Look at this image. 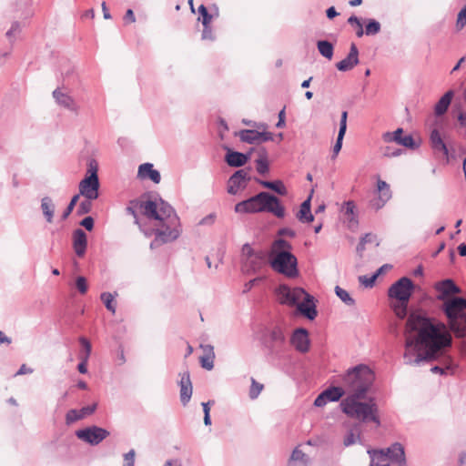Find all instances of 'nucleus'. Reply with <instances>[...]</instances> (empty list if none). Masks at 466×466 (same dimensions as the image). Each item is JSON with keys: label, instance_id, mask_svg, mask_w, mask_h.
<instances>
[{"label": "nucleus", "instance_id": "33", "mask_svg": "<svg viewBox=\"0 0 466 466\" xmlns=\"http://www.w3.org/2000/svg\"><path fill=\"white\" fill-rule=\"evenodd\" d=\"M259 131L255 129L240 130L238 137L242 142L248 144H258Z\"/></svg>", "mask_w": 466, "mask_h": 466}, {"label": "nucleus", "instance_id": "34", "mask_svg": "<svg viewBox=\"0 0 466 466\" xmlns=\"http://www.w3.org/2000/svg\"><path fill=\"white\" fill-rule=\"evenodd\" d=\"M317 47L322 56L329 60L332 58L334 47L330 42L327 40H319L317 42Z\"/></svg>", "mask_w": 466, "mask_h": 466}, {"label": "nucleus", "instance_id": "37", "mask_svg": "<svg viewBox=\"0 0 466 466\" xmlns=\"http://www.w3.org/2000/svg\"><path fill=\"white\" fill-rule=\"evenodd\" d=\"M376 235H364L360 240V243L358 244L356 248L357 253L361 257L363 251L365 250V246L367 244H372L374 247L379 246V242L376 239Z\"/></svg>", "mask_w": 466, "mask_h": 466}, {"label": "nucleus", "instance_id": "31", "mask_svg": "<svg viewBox=\"0 0 466 466\" xmlns=\"http://www.w3.org/2000/svg\"><path fill=\"white\" fill-rule=\"evenodd\" d=\"M354 209H355V205L352 201H348L345 203V206L343 208L344 218H345V220H347L350 229H353L354 227L358 223L355 218Z\"/></svg>", "mask_w": 466, "mask_h": 466}, {"label": "nucleus", "instance_id": "63", "mask_svg": "<svg viewBox=\"0 0 466 466\" xmlns=\"http://www.w3.org/2000/svg\"><path fill=\"white\" fill-rule=\"evenodd\" d=\"M82 227H84L87 231H91L94 227V218L92 217H86L83 218L80 223Z\"/></svg>", "mask_w": 466, "mask_h": 466}, {"label": "nucleus", "instance_id": "62", "mask_svg": "<svg viewBox=\"0 0 466 466\" xmlns=\"http://www.w3.org/2000/svg\"><path fill=\"white\" fill-rule=\"evenodd\" d=\"M203 31H202V39L203 40H214V35L212 27L210 26V24H208L207 25H203Z\"/></svg>", "mask_w": 466, "mask_h": 466}, {"label": "nucleus", "instance_id": "60", "mask_svg": "<svg viewBox=\"0 0 466 466\" xmlns=\"http://www.w3.org/2000/svg\"><path fill=\"white\" fill-rule=\"evenodd\" d=\"M97 404L94 403L92 405H88L86 407H83L79 410L80 415L82 416V419L93 414L96 410Z\"/></svg>", "mask_w": 466, "mask_h": 466}, {"label": "nucleus", "instance_id": "8", "mask_svg": "<svg viewBox=\"0 0 466 466\" xmlns=\"http://www.w3.org/2000/svg\"><path fill=\"white\" fill-rule=\"evenodd\" d=\"M370 457V466H406L403 446L395 442L386 450H368Z\"/></svg>", "mask_w": 466, "mask_h": 466}, {"label": "nucleus", "instance_id": "56", "mask_svg": "<svg viewBox=\"0 0 466 466\" xmlns=\"http://www.w3.org/2000/svg\"><path fill=\"white\" fill-rule=\"evenodd\" d=\"M21 31V25L18 22H13L10 29L6 32L5 35L10 40L13 41L15 35Z\"/></svg>", "mask_w": 466, "mask_h": 466}, {"label": "nucleus", "instance_id": "3", "mask_svg": "<svg viewBox=\"0 0 466 466\" xmlns=\"http://www.w3.org/2000/svg\"><path fill=\"white\" fill-rule=\"evenodd\" d=\"M270 267L289 278L299 275L297 258L291 253V245L284 239L275 240L268 253Z\"/></svg>", "mask_w": 466, "mask_h": 466}, {"label": "nucleus", "instance_id": "25", "mask_svg": "<svg viewBox=\"0 0 466 466\" xmlns=\"http://www.w3.org/2000/svg\"><path fill=\"white\" fill-rule=\"evenodd\" d=\"M138 176L142 178H149L156 184H158L161 180L160 173L157 169H154L153 165L150 163H145L139 166Z\"/></svg>", "mask_w": 466, "mask_h": 466}, {"label": "nucleus", "instance_id": "27", "mask_svg": "<svg viewBox=\"0 0 466 466\" xmlns=\"http://www.w3.org/2000/svg\"><path fill=\"white\" fill-rule=\"evenodd\" d=\"M311 195L302 202L299 210L297 213L298 219L302 223H309L314 219L310 209Z\"/></svg>", "mask_w": 466, "mask_h": 466}, {"label": "nucleus", "instance_id": "7", "mask_svg": "<svg viewBox=\"0 0 466 466\" xmlns=\"http://www.w3.org/2000/svg\"><path fill=\"white\" fill-rule=\"evenodd\" d=\"M153 206L154 211L147 213V218L159 221L161 229L157 233H180V220L175 209L162 199L158 204L153 201Z\"/></svg>", "mask_w": 466, "mask_h": 466}, {"label": "nucleus", "instance_id": "10", "mask_svg": "<svg viewBox=\"0 0 466 466\" xmlns=\"http://www.w3.org/2000/svg\"><path fill=\"white\" fill-rule=\"evenodd\" d=\"M413 289L412 280L407 277H402L390 287L388 295L399 301L409 302Z\"/></svg>", "mask_w": 466, "mask_h": 466}, {"label": "nucleus", "instance_id": "11", "mask_svg": "<svg viewBox=\"0 0 466 466\" xmlns=\"http://www.w3.org/2000/svg\"><path fill=\"white\" fill-rule=\"evenodd\" d=\"M78 439L90 445H98L106 437L109 436V431L104 428L97 426H91L76 431Z\"/></svg>", "mask_w": 466, "mask_h": 466}, {"label": "nucleus", "instance_id": "55", "mask_svg": "<svg viewBox=\"0 0 466 466\" xmlns=\"http://www.w3.org/2000/svg\"><path fill=\"white\" fill-rule=\"evenodd\" d=\"M92 201L93 200H89L87 198H86V200L82 201L77 208V211H76L77 214L84 215V214L89 213L92 209Z\"/></svg>", "mask_w": 466, "mask_h": 466}, {"label": "nucleus", "instance_id": "22", "mask_svg": "<svg viewBox=\"0 0 466 466\" xmlns=\"http://www.w3.org/2000/svg\"><path fill=\"white\" fill-rule=\"evenodd\" d=\"M267 258H268L266 251L258 250L249 258L245 260V267L253 272L258 271L266 265Z\"/></svg>", "mask_w": 466, "mask_h": 466}, {"label": "nucleus", "instance_id": "6", "mask_svg": "<svg viewBox=\"0 0 466 466\" xmlns=\"http://www.w3.org/2000/svg\"><path fill=\"white\" fill-rule=\"evenodd\" d=\"M362 398L346 397L341 402L342 411L349 417L362 422L373 421L380 426V421L378 417V407L376 403L361 402Z\"/></svg>", "mask_w": 466, "mask_h": 466}, {"label": "nucleus", "instance_id": "15", "mask_svg": "<svg viewBox=\"0 0 466 466\" xmlns=\"http://www.w3.org/2000/svg\"><path fill=\"white\" fill-rule=\"evenodd\" d=\"M378 198L370 201V207L376 210L382 208L385 204L391 198V191L390 185L384 180L378 179L377 181Z\"/></svg>", "mask_w": 466, "mask_h": 466}, {"label": "nucleus", "instance_id": "2", "mask_svg": "<svg viewBox=\"0 0 466 466\" xmlns=\"http://www.w3.org/2000/svg\"><path fill=\"white\" fill-rule=\"evenodd\" d=\"M435 289L440 293L437 299L443 301L441 309L447 319L446 329L457 339L466 338V299L450 297L461 293V289L450 279L437 283Z\"/></svg>", "mask_w": 466, "mask_h": 466}, {"label": "nucleus", "instance_id": "54", "mask_svg": "<svg viewBox=\"0 0 466 466\" xmlns=\"http://www.w3.org/2000/svg\"><path fill=\"white\" fill-rule=\"evenodd\" d=\"M399 145H401L405 147L415 149L418 146L416 145L413 137L410 135L400 136V139L399 141Z\"/></svg>", "mask_w": 466, "mask_h": 466}, {"label": "nucleus", "instance_id": "19", "mask_svg": "<svg viewBox=\"0 0 466 466\" xmlns=\"http://www.w3.org/2000/svg\"><path fill=\"white\" fill-rule=\"evenodd\" d=\"M53 97L58 106L75 114H78L79 106L69 94L62 92L59 88H56L53 91Z\"/></svg>", "mask_w": 466, "mask_h": 466}, {"label": "nucleus", "instance_id": "17", "mask_svg": "<svg viewBox=\"0 0 466 466\" xmlns=\"http://www.w3.org/2000/svg\"><path fill=\"white\" fill-rule=\"evenodd\" d=\"M298 310L307 319L312 320L317 315L314 297L305 291V296L300 298V301L297 304Z\"/></svg>", "mask_w": 466, "mask_h": 466}, {"label": "nucleus", "instance_id": "16", "mask_svg": "<svg viewBox=\"0 0 466 466\" xmlns=\"http://www.w3.org/2000/svg\"><path fill=\"white\" fill-rule=\"evenodd\" d=\"M290 344L301 353L308 352L310 342L307 329L303 328L296 329L290 337Z\"/></svg>", "mask_w": 466, "mask_h": 466}, {"label": "nucleus", "instance_id": "38", "mask_svg": "<svg viewBox=\"0 0 466 466\" xmlns=\"http://www.w3.org/2000/svg\"><path fill=\"white\" fill-rule=\"evenodd\" d=\"M322 392L329 401H338L346 393L344 389L340 387H331Z\"/></svg>", "mask_w": 466, "mask_h": 466}, {"label": "nucleus", "instance_id": "45", "mask_svg": "<svg viewBox=\"0 0 466 466\" xmlns=\"http://www.w3.org/2000/svg\"><path fill=\"white\" fill-rule=\"evenodd\" d=\"M100 299L106 308L114 314L116 312V305L114 304L115 297L109 292H103L100 295Z\"/></svg>", "mask_w": 466, "mask_h": 466}, {"label": "nucleus", "instance_id": "13", "mask_svg": "<svg viewBox=\"0 0 466 466\" xmlns=\"http://www.w3.org/2000/svg\"><path fill=\"white\" fill-rule=\"evenodd\" d=\"M249 180L250 177L246 169L237 170L228 181V193L236 195L239 190L246 188Z\"/></svg>", "mask_w": 466, "mask_h": 466}, {"label": "nucleus", "instance_id": "4", "mask_svg": "<svg viewBox=\"0 0 466 466\" xmlns=\"http://www.w3.org/2000/svg\"><path fill=\"white\" fill-rule=\"evenodd\" d=\"M374 380L372 370L364 364L349 369L341 376V382L347 397L365 398L367 391Z\"/></svg>", "mask_w": 466, "mask_h": 466}, {"label": "nucleus", "instance_id": "28", "mask_svg": "<svg viewBox=\"0 0 466 466\" xmlns=\"http://www.w3.org/2000/svg\"><path fill=\"white\" fill-rule=\"evenodd\" d=\"M453 91L449 90L446 92L435 105V114L440 116H442L447 110L453 97Z\"/></svg>", "mask_w": 466, "mask_h": 466}, {"label": "nucleus", "instance_id": "12", "mask_svg": "<svg viewBox=\"0 0 466 466\" xmlns=\"http://www.w3.org/2000/svg\"><path fill=\"white\" fill-rule=\"evenodd\" d=\"M304 296L305 290L302 288H289L286 285H280L277 289L279 301L289 306H295Z\"/></svg>", "mask_w": 466, "mask_h": 466}, {"label": "nucleus", "instance_id": "18", "mask_svg": "<svg viewBox=\"0 0 466 466\" xmlns=\"http://www.w3.org/2000/svg\"><path fill=\"white\" fill-rule=\"evenodd\" d=\"M153 207L152 200L144 201L140 199H133L129 201L128 206L126 208V212L131 215L137 221V210L147 217V213H152L154 211Z\"/></svg>", "mask_w": 466, "mask_h": 466}, {"label": "nucleus", "instance_id": "9", "mask_svg": "<svg viewBox=\"0 0 466 466\" xmlns=\"http://www.w3.org/2000/svg\"><path fill=\"white\" fill-rule=\"evenodd\" d=\"M263 346L271 357L280 358L289 349L287 335L280 326H274L263 337Z\"/></svg>", "mask_w": 466, "mask_h": 466}, {"label": "nucleus", "instance_id": "42", "mask_svg": "<svg viewBox=\"0 0 466 466\" xmlns=\"http://www.w3.org/2000/svg\"><path fill=\"white\" fill-rule=\"evenodd\" d=\"M403 134V129L399 127L393 132H385L382 134V140L385 143H392L395 142L399 144V141L400 139V136Z\"/></svg>", "mask_w": 466, "mask_h": 466}, {"label": "nucleus", "instance_id": "64", "mask_svg": "<svg viewBox=\"0 0 466 466\" xmlns=\"http://www.w3.org/2000/svg\"><path fill=\"white\" fill-rule=\"evenodd\" d=\"M459 125L461 128H463V137L466 138V113L461 112L458 115Z\"/></svg>", "mask_w": 466, "mask_h": 466}, {"label": "nucleus", "instance_id": "61", "mask_svg": "<svg viewBox=\"0 0 466 466\" xmlns=\"http://www.w3.org/2000/svg\"><path fill=\"white\" fill-rule=\"evenodd\" d=\"M135 455L134 450H130L128 452L124 454L125 463L123 466H135Z\"/></svg>", "mask_w": 466, "mask_h": 466}, {"label": "nucleus", "instance_id": "14", "mask_svg": "<svg viewBox=\"0 0 466 466\" xmlns=\"http://www.w3.org/2000/svg\"><path fill=\"white\" fill-rule=\"evenodd\" d=\"M99 179L85 177L79 183V193L89 200H95L99 196Z\"/></svg>", "mask_w": 466, "mask_h": 466}, {"label": "nucleus", "instance_id": "23", "mask_svg": "<svg viewBox=\"0 0 466 466\" xmlns=\"http://www.w3.org/2000/svg\"><path fill=\"white\" fill-rule=\"evenodd\" d=\"M431 144L435 153H441L446 157L447 161H449V149L437 129L431 131Z\"/></svg>", "mask_w": 466, "mask_h": 466}, {"label": "nucleus", "instance_id": "32", "mask_svg": "<svg viewBox=\"0 0 466 466\" xmlns=\"http://www.w3.org/2000/svg\"><path fill=\"white\" fill-rule=\"evenodd\" d=\"M87 245L86 235H75L73 247L76 254L78 257H82L86 253Z\"/></svg>", "mask_w": 466, "mask_h": 466}, {"label": "nucleus", "instance_id": "26", "mask_svg": "<svg viewBox=\"0 0 466 466\" xmlns=\"http://www.w3.org/2000/svg\"><path fill=\"white\" fill-rule=\"evenodd\" d=\"M310 459L299 448H295L291 453L288 466H309Z\"/></svg>", "mask_w": 466, "mask_h": 466}, {"label": "nucleus", "instance_id": "48", "mask_svg": "<svg viewBox=\"0 0 466 466\" xmlns=\"http://www.w3.org/2000/svg\"><path fill=\"white\" fill-rule=\"evenodd\" d=\"M82 420L79 410L72 409L69 410L66 414V423L67 425L73 424L74 422Z\"/></svg>", "mask_w": 466, "mask_h": 466}, {"label": "nucleus", "instance_id": "52", "mask_svg": "<svg viewBox=\"0 0 466 466\" xmlns=\"http://www.w3.org/2000/svg\"><path fill=\"white\" fill-rule=\"evenodd\" d=\"M377 278L378 277L375 273L370 277L367 275H362L359 277V282L365 288H372Z\"/></svg>", "mask_w": 466, "mask_h": 466}, {"label": "nucleus", "instance_id": "43", "mask_svg": "<svg viewBox=\"0 0 466 466\" xmlns=\"http://www.w3.org/2000/svg\"><path fill=\"white\" fill-rule=\"evenodd\" d=\"M358 441H360V432H355L354 430H350L344 437L343 445L345 447H349L355 444Z\"/></svg>", "mask_w": 466, "mask_h": 466}, {"label": "nucleus", "instance_id": "47", "mask_svg": "<svg viewBox=\"0 0 466 466\" xmlns=\"http://www.w3.org/2000/svg\"><path fill=\"white\" fill-rule=\"evenodd\" d=\"M263 388V384L256 381L254 378H251V385L248 392L249 398L251 400L257 399L260 392L262 391Z\"/></svg>", "mask_w": 466, "mask_h": 466}, {"label": "nucleus", "instance_id": "49", "mask_svg": "<svg viewBox=\"0 0 466 466\" xmlns=\"http://www.w3.org/2000/svg\"><path fill=\"white\" fill-rule=\"evenodd\" d=\"M215 355H203L199 358L201 367L211 370L214 368Z\"/></svg>", "mask_w": 466, "mask_h": 466}, {"label": "nucleus", "instance_id": "46", "mask_svg": "<svg viewBox=\"0 0 466 466\" xmlns=\"http://www.w3.org/2000/svg\"><path fill=\"white\" fill-rule=\"evenodd\" d=\"M198 13L199 15L198 20L201 21L203 25H207L211 23L213 16L208 12V9L204 5H200L198 6Z\"/></svg>", "mask_w": 466, "mask_h": 466}, {"label": "nucleus", "instance_id": "57", "mask_svg": "<svg viewBox=\"0 0 466 466\" xmlns=\"http://www.w3.org/2000/svg\"><path fill=\"white\" fill-rule=\"evenodd\" d=\"M256 164H257V171L261 174V175H264L266 173L268 172V160L266 158H258L256 160Z\"/></svg>", "mask_w": 466, "mask_h": 466}, {"label": "nucleus", "instance_id": "51", "mask_svg": "<svg viewBox=\"0 0 466 466\" xmlns=\"http://www.w3.org/2000/svg\"><path fill=\"white\" fill-rule=\"evenodd\" d=\"M408 302L399 301L393 308L396 316L400 319H404L407 315Z\"/></svg>", "mask_w": 466, "mask_h": 466}, {"label": "nucleus", "instance_id": "41", "mask_svg": "<svg viewBox=\"0 0 466 466\" xmlns=\"http://www.w3.org/2000/svg\"><path fill=\"white\" fill-rule=\"evenodd\" d=\"M335 293L348 306H354L355 299L350 295V293L339 286L335 287Z\"/></svg>", "mask_w": 466, "mask_h": 466}, {"label": "nucleus", "instance_id": "36", "mask_svg": "<svg viewBox=\"0 0 466 466\" xmlns=\"http://www.w3.org/2000/svg\"><path fill=\"white\" fill-rule=\"evenodd\" d=\"M376 235H364L360 240V243L358 244L356 248L357 253L361 257L363 251L365 250V246L367 244H372L374 247L379 246V242L376 239Z\"/></svg>", "mask_w": 466, "mask_h": 466}, {"label": "nucleus", "instance_id": "53", "mask_svg": "<svg viewBox=\"0 0 466 466\" xmlns=\"http://www.w3.org/2000/svg\"><path fill=\"white\" fill-rule=\"evenodd\" d=\"M466 25V5L458 13L456 20L457 30H461Z\"/></svg>", "mask_w": 466, "mask_h": 466}, {"label": "nucleus", "instance_id": "59", "mask_svg": "<svg viewBox=\"0 0 466 466\" xmlns=\"http://www.w3.org/2000/svg\"><path fill=\"white\" fill-rule=\"evenodd\" d=\"M344 136H345V133H343L342 131H339L337 141H336L335 145L333 146V157H332L333 158L336 157V156L339 154V152L340 151V149L342 147V141H343Z\"/></svg>", "mask_w": 466, "mask_h": 466}, {"label": "nucleus", "instance_id": "29", "mask_svg": "<svg viewBox=\"0 0 466 466\" xmlns=\"http://www.w3.org/2000/svg\"><path fill=\"white\" fill-rule=\"evenodd\" d=\"M256 181L259 183L262 187L271 189L280 196H286L288 193L287 188L281 180L266 181L261 179H256Z\"/></svg>", "mask_w": 466, "mask_h": 466}, {"label": "nucleus", "instance_id": "39", "mask_svg": "<svg viewBox=\"0 0 466 466\" xmlns=\"http://www.w3.org/2000/svg\"><path fill=\"white\" fill-rule=\"evenodd\" d=\"M79 342L82 345V350L79 352L78 358L80 360H88L92 350L91 344L85 337H80Z\"/></svg>", "mask_w": 466, "mask_h": 466}, {"label": "nucleus", "instance_id": "24", "mask_svg": "<svg viewBox=\"0 0 466 466\" xmlns=\"http://www.w3.org/2000/svg\"><path fill=\"white\" fill-rule=\"evenodd\" d=\"M225 160L230 167H243L248 162V156L244 153L228 149Z\"/></svg>", "mask_w": 466, "mask_h": 466}, {"label": "nucleus", "instance_id": "44", "mask_svg": "<svg viewBox=\"0 0 466 466\" xmlns=\"http://www.w3.org/2000/svg\"><path fill=\"white\" fill-rule=\"evenodd\" d=\"M98 163L95 158H89L87 161L86 177L98 179L97 176Z\"/></svg>", "mask_w": 466, "mask_h": 466}, {"label": "nucleus", "instance_id": "30", "mask_svg": "<svg viewBox=\"0 0 466 466\" xmlns=\"http://www.w3.org/2000/svg\"><path fill=\"white\" fill-rule=\"evenodd\" d=\"M41 210L48 223L53 221L54 213H55V204L53 200L49 197H45L41 200Z\"/></svg>", "mask_w": 466, "mask_h": 466}, {"label": "nucleus", "instance_id": "35", "mask_svg": "<svg viewBox=\"0 0 466 466\" xmlns=\"http://www.w3.org/2000/svg\"><path fill=\"white\" fill-rule=\"evenodd\" d=\"M178 235H155V238L150 243V248L156 249L163 244L173 242Z\"/></svg>", "mask_w": 466, "mask_h": 466}, {"label": "nucleus", "instance_id": "20", "mask_svg": "<svg viewBox=\"0 0 466 466\" xmlns=\"http://www.w3.org/2000/svg\"><path fill=\"white\" fill-rule=\"evenodd\" d=\"M359 62V49L357 46L352 43L350 45V53L344 59L336 64V67L339 71L346 72L354 68Z\"/></svg>", "mask_w": 466, "mask_h": 466}, {"label": "nucleus", "instance_id": "5", "mask_svg": "<svg viewBox=\"0 0 466 466\" xmlns=\"http://www.w3.org/2000/svg\"><path fill=\"white\" fill-rule=\"evenodd\" d=\"M235 212L238 214L268 212L277 218L285 216V208L279 199L268 192L262 191L258 194L238 202L235 206Z\"/></svg>", "mask_w": 466, "mask_h": 466}, {"label": "nucleus", "instance_id": "21", "mask_svg": "<svg viewBox=\"0 0 466 466\" xmlns=\"http://www.w3.org/2000/svg\"><path fill=\"white\" fill-rule=\"evenodd\" d=\"M179 387H180V400L182 404L185 406L187 405L192 396V383L190 380V375L188 371H185L181 374V379L179 381Z\"/></svg>", "mask_w": 466, "mask_h": 466}, {"label": "nucleus", "instance_id": "50", "mask_svg": "<svg viewBox=\"0 0 466 466\" xmlns=\"http://www.w3.org/2000/svg\"><path fill=\"white\" fill-rule=\"evenodd\" d=\"M381 152L383 157H396L402 154L403 150L400 148H393L390 146H387L383 148H381Z\"/></svg>", "mask_w": 466, "mask_h": 466}, {"label": "nucleus", "instance_id": "40", "mask_svg": "<svg viewBox=\"0 0 466 466\" xmlns=\"http://www.w3.org/2000/svg\"><path fill=\"white\" fill-rule=\"evenodd\" d=\"M365 25V34L367 35H375L380 32L381 25L375 19H367Z\"/></svg>", "mask_w": 466, "mask_h": 466}, {"label": "nucleus", "instance_id": "58", "mask_svg": "<svg viewBox=\"0 0 466 466\" xmlns=\"http://www.w3.org/2000/svg\"><path fill=\"white\" fill-rule=\"evenodd\" d=\"M76 287L81 294H85L87 291V281L85 277L79 276L76 279Z\"/></svg>", "mask_w": 466, "mask_h": 466}, {"label": "nucleus", "instance_id": "1", "mask_svg": "<svg viewBox=\"0 0 466 466\" xmlns=\"http://www.w3.org/2000/svg\"><path fill=\"white\" fill-rule=\"evenodd\" d=\"M407 327L417 331L414 337L408 336L403 354L404 363L420 366L431 362L439 357L440 352L452 344V337L443 322L433 323L426 316L411 313L407 320Z\"/></svg>", "mask_w": 466, "mask_h": 466}]
</instances>
